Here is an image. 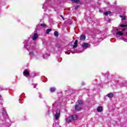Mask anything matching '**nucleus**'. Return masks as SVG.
I'll return each mask as SVG.
<instances>
[{
  "label": "nucleus",
  "instance_id": "obj_20",
  "mask_svg": "<svg viewBox=\"0 0 127 127\" xmlns=\"http://www.w3.org/2000/svg\"><path fill=\"white\" fill-rule=\"evenodd\" d=\"M73 2H75L78 3V2H80V0H71Z\"/></svg>",
  "mask_w": 127,
  "mask_h": 127
},
{
  "label": "nucleus",
  "instance_id": "obj_7",
  "mask_svg": "<svg viewBox=\"0 0 127 127\" xmlns=\"http://www.w3.org/2000/svg\"><path fill=\"white\" fill-rule=\"evenodd\" d=\"M31 36H32V40L34 41L36 40L38 38V34L37 33H32Z\"/></svg>",
  "mask_w": 127,
  "mask_h": 127
},
{
  "label": "nucleus",
  "instance_id": "obj_29",
  "mask_svg": "<svg viewBox=\"0 0 127 127\" xmlns=\"http://www.w3.org/2000/svg\"><path fill=\"white\" fill-rule=\"evenodd\" d=\"M42 96V95L41 94V93H40L39 94V98H41V96Z\"/></svg>",
  "mask_w": 127,
  "mask_h": 127
},
{
  "label": "nucleus",
  "instance_id": "obj_3",
  "mask_svg": "<svg viewBox=\"0 0 127 127\" xmlns=\"http://www.w3.org/2000/svg\"><path fill=\"white\" fill-rule=\"evenodd\" d=\"M116 33L115 36L117 39L119 40L121 39H123V36H124V33L122 31H119V28L116 29Z\"/></svg>",
  "mask_w": 127,
  "mask_h": 127
},
{
  "label": "nucleus",
  "instance_id": "obj_24",
  "mask_svg": "<svg viewBox=\"0 0 127 127\" xmlns=\"http://www.w3.org/2000/svg\"><path fill=\"white\" fill-rule=\"evenodd\" d=\"M77 44H74V45H73V49H75V48H76V47H77Z\"/></svg>",
  "mask_w": 127,
  "mask_h": 127
},
{
  "label": "nucleus",
  "instance_id": "obj_16",
  "mask_svg": "<svg viewBox=\"0 0 127 127\" xmlns=\"http://www.w3.org/2000/svg\"><path fill=\"white\" fill-rule=\"evenodd\" d=\"M83 52V50L76 51L75 52H71L72 54H74V53H82Z\"/></svg>",
  "mask_w": 127,
  "mask_h": 127
},
{
  "label": "nucleus",
  "instance_id": "obj_11",
  "mask_svg": "<svg viewBox=\"0 0 127 127\" xmlns=\"http://www.w3.org/2000/svg\"><path fill=\"white\" fill-rule=\"evenodd\" d=\"M85 39H86V36H85L84 35H81L80 37V40L84 41Z\"/></svg>",
  "mask_w": 127,
  "mask_h": 127
},
{
  "label": "nucleus",
  "instance_id": "obj_26",
  "mask_svg": "<svg viewBox=\"0 0 127 127\" xmlns=\"http://www.w3.org/2000/svg\"><path fill=\"white\" fill-rule=\"evenodd\" d=\"M74 44H78V40H75V41Z\"/></svg>",
  "mask_w": 127,
  "mask_h": 127
},
{
  "label": "nucleus",
  "instance_id": "obj_2",
  "mask_svg": "<svg viewBox=\"0 0 127 127\" xmlns=\"http://www.w3.org/2000/svg\"><path fill=\"white\" fill-rule=\"evenodd\" d=\"M54 1V0H46V2L43 4L42 8L47 9L48 7H51L50 4Z\"/></svg>",
  "mask_w": 127,
  "mask_h": 127
},
{
  "label": "nucleus",
  "instance_id": "obj_5",
  "mask_svg": "<svg viewBox=\"0 0 127 127\" xmlns=\"http://www.w3.org/2000/svg\"><path fill=\"white\" fill-rule=\"evenodd\" d=\"M60 109H58L56 110L54 113V118H55L56 121H58L59 120V118L60 117Z\"/></svg>",
  "mask_w": 127,
  "mask_h": 127
},
{
  "label": "nucleus",
  "instance_id": "obj_17",
  "mask_svg": "<svg viewBox=\"0 0 127 127\" xmlns=\"http://www.w3.org/2000/svg\"><path fill=\"white\" fill-rule=\"evenodd\" d=\"M54 35L55 36H56V37H58V32H57V31H55L54 32Z\"/></svg>",
  "mask_w": 127,
  "mask_h": 127
},
{
  "label": "nucleus",
  "instance_id": "obj_6",
  "mask_svg": "<svg viewBox=\"0 0 127 127\" xmlns=\"http://www.w3.org/2000/svg\"><path fill=\"white\" fill-rule=\"evenodd\" d=\"M81 47H82L83 49H87L90 47V45L87 43H83L81 45Z\"/></svg>",
  "mask_w": 127,
  "mask_h": 127
},
{
  "label": "nucleus",
  "instance_id": "obj_1",
  "mask_svg": "<svg viewBox=\"0 0 127 127\" xmlns=\"http://www.w3.org/2000/svg\"><path fill=\"white\" fill-rule=\"evenodd\" d=\"M24 48L29 51V55L31 58H35V54H34V49H35V48L31 46L29 40H26L24 42Z\"/></svg>",
  "mask_w": 127,
  "mask_h": 127
},
{
  "label": "nucleus",
  "instance_id": "obj_10",
  "mask_svg": "<svg viewBox=\"0 0 127 127\" xmlns=\"http://www.w3.org/2000/svg\"><path fill=\"white\" fill-rule=\"evenodd\" d=\"M72 121H76L78 119V116L76 115H73L70 116Z\"/></svg>",
  "mask_w": 127,
  "mask_h": 127
},
{
  "label": "nucleus",
  "instance_id": "obj_27",
  "mask_svg": "<svg viewBox=\"0 0 127 127\" xmlns=\"http://www.w3.org/2000/svg\"><path fill=\"white\" fill-rule=\"evenodd\" d=\"M3 90H5V89L0 87V91H3Z\"/></svg>",
  "mask_w": 127,
  "mask_h": 127
},
{
  "label": "nucleus",
  "instance_id": "obj_14",
  "mask_svg": "<svg viewBox=\"0 0 127 127\" xmlns=\"http://www.w3.org/2000/svg\"><path fill=\"white\" fill-rule=\"evenodd\" d=\"M65 121L66 123H70V122H72V120L71 119V117L66 118Z\"/></svg>",
  "mask_w": 127,
  "mask_h": 127
},
{
  "label": "nucleus",
  "instance_id": "obj_37",
  "mask_svg": "<svg viewBox=\"0 0 127 127\" xmlns=\"http://www.w3.org/2000/svg\"><path fill=\"white\" fill-rule=\"evenodd\" d=\"M62 18H64L62 16Z\"/></svg>",
  "mask_w": 127,
  "mask_h": 127
},
{
  "label": "nucleus",
  "instance_id": "obj_25",
  "mask_svg": "<svg viewBox=\"0 0 127 127\" xmlns=\"http://www.w3.org/2000/svg\"><path fill=\"white\" fill-rule=\"evenodd\" d=\"M41 26H42V27H45V24H41Z\"/></svg>",
  "mask_w": 127,
  "mask_h": 127
},
{
  "label": "nucleus",
  "instance_id": "obj_9",
  "mask_svg": "<svg viewBox=\"0 0 127 127\" xmlns=\"http://www.w3.org/2000/svg\"><path fill=\"white\" fill-rule=\"evenodd\" d=\"M41 56H42V54H41V53H37L35 56V59H40V58H41Z\"/></svg>",
  "mask_w": 127,
  "mask_h": 127
},
{
  "label": "nucleus",
  "instance_id": "obj_19",
  "mask_svg": "<svg viewBox=\"0 0 127 127\" xmlns=\"http://www.w3.org/2000/svg\"><path fill=\"white\" fill-rule=\"evenodd\" d=\"M120 26H121V27H123L124 28H127V25L121 24V25H120Z\"/></svg>",
  "mask_w": 127,
  "mask_h": 127
},
{
  "label": "nucleus",
  "instance_id": "obj_15",
  "mask_svg": "<svg viewBox=\"0 0 127 127\" xmlns=\"http://www.w3.org/2000/svg\"><path fill=\"white\" fill-rule=\"evenodd\" d=\"M107 96L108 97V98H113V97H114V93H108L107 94Z\"/></svg>",
  "mask_w": 127,
  "mask_h": 127
},
{
  "label": "nucleus",
  "instance_id": "obj_31",
  "mask_svg": "<svg viewBox=\"0 0 127 127\" xmlns=\"http://www.w3.org/2000/svg\"><path fill=\"white\" fill-rule=\"evenodd\" d=\"M126 30V28L122 29V31H125Z\"/></svg>",
  "mask_w": 127,
  "mask_h": 127
},
{
  "label": "nucleus",
  "instance_id": "obj_33",
  "mask_svg": "<svg viewBox=\"0 0 127 127\" xmlns=\"http://www.w3.org/2000/svg\"><path fill=\"white\" fill-rule=\"evenodd\" d=\"M65 54H70V53H68V52H65Z\"/></svg>",
  "mask_w": 127,
  "mask_h": 127
},
{
  "label": "nucleus",
  "instance_id": "obj_35",
  "mask_svg": "<svg viewBox=\"0 0 127 127\" xmlns=\"http://www.w3.org/2000/svg\"><path fill=\"white\" fill-rule=\"evenodd\" d=\"M43 58L44 59H45V57H44V56H43Z\"/></svg>",
  "mask_w": 127,
  "mask_h": 127
},
{
  "label": "nucleus",
  "instance_id": "obj_23",
  "mask_svg": "<svg viewBox=\"0 0 127 127\" xmlns=\"http://www.w3.org/2000/svg\"><path fill=\"white\" fill-rule=\"evenodd\" d=\"M120 17H122V20H125L126 19V17L120 15Z\"/></svg>",
  "mask_w": 127,
  "mask_h": 127
},
{
  "label": "nucleus",
  "instance_id": "obj_34",
  "mask_svg": "<svg viewBox=\"0 0 127 127\" xmlns=\"http://www.w3.org/2000/svg\"><path fill=\"white\" fill-rule=\"evenodd\" d=\"M114 4H117V1H115V2H114Z\"/></svg>",
  "mask_w": 127,
  "mask_h": 127
},
{
  "label": "nucleus",
  "instance_id": "obj_12",
  "mask_svg": "<svg viewBox=\"0 0 127 127\" xmlns=\"http://www.w3.org/2000/svg\"><path fill=\"white\" fill-rule=\"evenodd\" d=\"M103 111V107H102V106H99L97 108V112H98V113H101Z\"/></svg>",
  "mask_w": 127,
  "mask_h": 127
},
{
  "label": "nucleus",
  "instance_id": "obj_32",
  "mask_svg": "<svg viewBox=\"0 0 127 127\" xmlns=\"http://www.w3.org/2000/svg\"><path fill=\"white\" fill-rule=\"evenodd\" d=\"M81 84H82V85H85V82H82L81 83Z\"/></svg>",
  "mask_w": 127,
  "mask_h": 127
},
{
  "label": "nucleus",
  "instance_id": "obj_28",
  "mask_svg": "<svg viewBox=\"0 0 127 127\" xmlns=\"http://www.w3.org/2000/svg\"><path fill=\"white\" fill-rule=\"evenodd\" d=\"M79 8V5H77L75 7V9H78Z\"/></svg>",
  "mask_w": 127,
  "mask_h": 127
},
{
  "label": "nucleus",
  "instance_id": "obj_21",
  "mask_svg": "<svg viewBox=\"0 0 127 127\" xmlns=\"http://www.w3.org/2000/svg\"><path fill=\"white\" fill-rule=\"evenodd\" d=\"M3 116H7V114H6V111L5 110H3Z\"/></svg>",
  "mask_w": 127,
  "mask_h": 127
},
{
  "label": "nucleus",
  "instance_id": "obj_22",
  "mask_svg": "<svg viewBox=\"0 0 127 127\" xmlns=\"http://www.w3.org/2000/svg\"><path fill=\"white\" fill-rule=\"evenodd\" d=\"M104 13L105 15L107 16V15H109V14H110V13H111V12L110 11L105 12Z\"/></svg>",
  "mask_w": 127,
  "mask_h": 127
},
{
  "label": "nucleus",
  "instance_id": "obj_18",
  "mask_svg": "<svg viewBox=\"0 0 127 127\" xmlns=\"http://www.w3.org/2000/svg\"><path fill=\"white\" fill-rule=\"evenodd\" d=\"M50 31H51V29H48L46 30V34H49V32H50Z\"/></svg>",
  "mask_w": 127,
  "mask_h": 127
},
{
  "label": "nucleus",
  "instance_id": "obj_8",
  "mask_svg": "<svg viewBox=\"0 0 127 127\" xmlns=\"http://www.w3.org/2000/svg\"><path fill=\"white\" fill-rule=\"evenodd\" d=\"M23 75L25 76V77H27L28 76H29L30 74L29 73V71H28L27 70H25L23 71Z\"/></svg>",
  "mask_w": 127,
  "mask_h": 127
},
{
  "label": "nucleus",
  "instance_id": "obj_13",
  "mask_svg": "<svg viewBox=\"0 0 127 127\" xmlns=\"http://www.w3.org/2000/svg\"><path fill=\"white\" fill-rule=\"evenodd\" d=\"M50 90V92L51 93H53V92H55V91H56V88L51 87Z\"/></svg>",
  "mask_w": 127,
  "mask_h": 127
},
{
  "label": "nucleus",
  "instance_id": "obj_30",
  "mask_svg": "<svg viewBox=\"0 0 127 127\" xmlns=\"http://www.w3.org/2000/svg\"><path fill=\"white\" fill-rule=\"evenodd\" d=\"M34 88H36V84H34Z\"/></svg>",
  "mask_w": 127,
  "mask_h": 127
},
{
  "label": "nucleus",
  "instance_id": "obj_4",
  "mask_svg": "<svg viewBox=\"0 0 127 127\" xmlns=\"http://www.w3.org/2000/svg\"><path fill=\"white\" fill-rule=\"evenodd\" d=\"M82 104H83V101L82 100H79L76 102V104L74 107V109L76 111H81L82 109Z\"/></svg>",
  "mask_w": 127,
  "mask_h": 127
},
{
  "label": "nucleus",
  "instance_id": "obj_36",
  "mask_svg": "<svg viewBox=\"0 0 127 127\" xmlns=\"http://www.w3.org/2000/svg\"><path fill=\"white\" fill-rule=\"evenodd\" d=\"M1 95H0V98H1Z\"/></svg>",
  "mask_w": 127,
  "mask_h": 127
}]
</instances>
